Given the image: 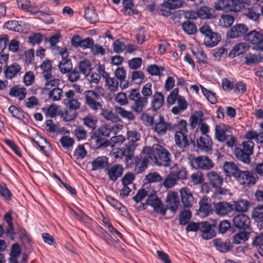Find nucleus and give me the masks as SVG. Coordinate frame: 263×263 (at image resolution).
Returning <instances> with one entry per match:
<instances>
[{"label":"nucleus","instance_id":"obj_23","mask_svg":"<svg viewBox=\"0 0 263 263\" xmlns=\"http://www.w3.org/2000/svg\"><path fill=\"white\" fill-rule=\"evenodd\" d=\"M231 202H219L215 205V212L219 216H224L233 211Z\"/></svg>","mask_w":263,"mask_h":263},{"label":"nucleus","instance_id":"obj_4","mask_svg":"<svg viewBox=\"0 0 263 263\" xmlns=\"http://www.w3.org/2000/svg\"><path fill=\"white\" fill-rule=\"evenodd\" d=\"M242 148L236 147L234 155L236 158L246 164L251 161L250 156L253 153L254 143L252 141H246L242 143Z\"/></svg>","mask_w":263,"mask_h":263},{"label":"nucleus","instance_id":"obj_35","mask_svg":"<svg viewBox=\"0 0 263 263\" xmlns=\"http://www.w3.org/2000/svg\"><path fill=\"white\" fill-rule=\"evenodd\" d=\"M249 45L246 43H241L235 45L230 51L229 56L234 58L245 53L248 50Z\"/></svg>","mask_w":263,"mask_h":263},{"label":"nucleus","instance_id":"obj_50","mask_svg":"<svg viewBox=\"0 0 263 263\" xmlns=\"http://www.w3.org/2000/svg\"><path fill=\"white\" fill-rule=\"evenodd\" d=\"M213 243L216 249L221 252H226L231 250V246L230 243L222 241L220 239L213 240Z\"/></svg>","mask_w":263,"mask_h":263},{"label":"nucleus","instance_id":"obj_19","mask_svg":"<svg viewBox=\"0 0 263 263\" xmlns=\"http://www.w3.org/2000/svg\"><path fill=\"white\" fill-rule=\"evenodd\" d=\"M223 168L227 176L232 177L236 179L241 172L237 165L233 162L226 161L223 164Z\"/></svg>","mask_w":263,"mask_h":263},{"label":"nucleus","instance_id":"obj_61","mask_svg":"<svg viewBox=\"0 0 263 263\" xmlns=\"http://www.w3.org/2000/svg\"><path fill=\"white\" fill-rule=\"evenodd\" d=\"M249 233L245 231L240 232L235 234L233 237V242L235 244H240L248 239Z\"/></svg>","mask_w":263,"mask_h":263},{"label":"nucleus","instance_id":"obj_17","mask_svg":"<svg viewBox=\"0 0 263 263\" xmlns=\"http://www.w3.org/2000/svg\"><path fill=\"white\" fill-rule=\"evenodd\" d=\"M206 177L212 188H218L222 184L223 179L220 173L211 171L206 173Z\"/></svg>","mask_w":263,"mask_h":263},{"label":"nucleus","instance_id":"obj_52","mask_svg":"<svg viewBox=\"0 0 263 263\" xmlns=\"http://www.w3.org/2000/svg\"><path fill=\"white\" fill-rule=\"evenodd\" d=\"M83 121L85 126L91 130H94L96 128L98 120L95 116L89 115L83 118Z\"/></svg>","mask_w":263,"mask_h":263},{"label":"nucleus","instance_id":"obj_40","mask_svg":"<svg viewBox=\"0 0 263 263\" xmlns=\"http://www.w3.org/2000/svg\"><path fill=\"white\" fill-rule=\"evenodd\" d=\"M115 110L118 115H120L122 118L127 120L129 122H132L136 119V117L132 111L127 110L123 107H116L115 108Z\"/></svg>","mask_w":263,"mask_h":263},{"label":"nucleus","instance_id":"obj_18","mask_svg":"<svg viewBox=\"0 0 263 263\" xmlns=\"http://www.w3.org/2000/svg\"><path fill=\"white\" fill-rule=\"evenodd\" d=\"M183 5L182 0H166L163 2L162 5V9L161 11L163 12L162 15L168 16L171 14L169 11L165 9L174 10L180 8Z\"/></svg>","mask_w":263,"mask_h":263},{"label":"nucleus","instance_id":"obj_29","mask_svg":"<svg viewBox=\"0 0 263 263\" xmlns=\"http://www.w3.org/2000/svg\"><path fill=\"white\" fill-rule=\"evenodd\" d=\"M9 95L11 97H17L20 100L22 101L27 95V89L24 87L15 85L10 89Z\"/></svg>","mask_w":263,"mask_h":263},{"label":"nucleus","instance_id":"obj_47","mask_svg":"<svg viewBox=\"0 0 263 263\" xmlns=\"http://www.w3.org/2000/svg\"><path fill=\"white\" fill-rule=\"evenodd\" d=\"M103 222L104 223L105 227L109 230L110 234H111L117 240H119V238H122V234L112 227L108 219L104 218Z\"/></svg>","mask_w":263,"mask_h":263},{"label":"nucleus","instance_id":"obj_14","mask_svg":"<svg viewBox=\"0 0 263 263\" xmlns=\"http://www.w3.org/2000/svg\"><path fill=\"white\" fill-rule=\"evenodd\" d=\"M167 210L169 209L174 214L176 213L180 204L178 194L175 192H169L166 199Z\"/></svg>","mask_w":263,"mask_h":263},{"label":"nucleus","instance_id":"obj_60","mask_svg":"<svg viewBox=\"0 0 263 263\" xmlns=\"http://www.w3.org/2000/svg\"><path fill=\"white\" fill-rule=\"evenodd\" d=\"M8 111L11 114L13 117L20 120L23 121L25 118L23 112L14 105L10 106L8 108Z\"/></svg>","mask_w":263,"mask_h":263},{"label":"nucleus","instance_id":"obj_30","mask_svg":"<svg viewBox=\"0 0 263 263\" xmlns=\"http://www.w3.org/2000/svg\"><path fill=\"white\" fill-rule=\"evenodd\" d=\"M134 153L133 152H129L128 148L125 146V147L122 148L115 149L113 151L112 155L116 159H121L125 156L127 161L128 160L132 159Z\"/></svg>","mask_w":263,"mask_h":263},{"label":"nucleus","instance_id":"obj_44","mask_svg":"<svg viewBox=\"0 0 263 263\" xmlns=\"http://www.w3.org/2000/svg\"><path fill=\"white\" fill-rule=\"evenodd\" d=\"M224 5V10L226 11L237 12L240 9V4L237 0L227 1Z\"/></svg>","mask_w":263,"mask_h":263},{"label":"nucleus","instance_id":"obj_43","mask_svg":"<svg viewBox=\"0 0 263 263\" xmlns=\"http://www.w3.org/2000/svg\"><path fill=\"white\" fill-rule=\"evenodd\" d=\"M101 110V115L106 120L110 121L113 123L121 122V119L118 116L116 111L114 112L112 110L103 108Z\"/></svg>","mask_w":263,"mask_h":263},{"label":"nucleus","instance_id":"obj_8","mask_svg":"<svg viewBox=\"0 0 263 263\" xmlns=\"http://www.w3.org/2000/svg\"><path fill=\"white\" fill-rule=\"evenodd\" d=\"M171 123L165 120L164 117L159 114L158 119L155 120L153 130L158 136L165 135L167 131H171Z\"/></svg>","mask_w":263,"mask_h":263},{"label":"nucleus","instance_id":"obj_6","mask_svg":"<svg viewBox=\"0 0 263 263\" xmlns=\"http://www.w3.org/2000/svg\"><path fill=\"white\" fill-rule=\"evenodd\" d=\"M85 104L92 110L97 112L102 110L103 101L101 97L95 91L87 90L84 92Z\"/></svg>","mask_w":263,"mask_h":263},{"label":"nucleus","instance_id":"obj_33","mask_svg":"<svg viewBox=\"0 0 263 263\" xmlns=\"http://www.w3.org/2000/svg\"><path fill=\"white\" fill-rule=\"evenodd\" d=\"M171 131L175 132V135L187 134L188 130L186 121L185 120H181L177 123L172 124L171 123Z\"/></svg>","mask_w":263,"mask_h":263},{"label":"nucleus","instance_id":"obj_32","mask_svg":"<svg viewBox=\"0 0 263 263\" xmlns=\"http://www.w3.org/2000/svg\"><path fill=\"white\" fill-rule=\"evenodd\" d=\"M176 101L177 106L173 107L171 110L172 113L175 115L184 111L188 106V103L183 96H179Z\"/></svg>","mask_w":263,"mask_h":263},{"label":"nucleus","instance_id":"obj_24","mask_svg":"<svg viewBox=\"0 0 263 263\" xmlns=\"http://www.w3.org/2000/svg\"><path fill=\"white\" fill-rule=\"evenodd\" d=\"M213 142L209 136H202L197 140V147L202 151L209 152L212 149Z\"/></svg>","mask_w":263,"mask_h":263},{"label":"nucleus","instance_id":"obj_9","mask_svg":"<svg viewBox=\"0 0 263 263\" xmlns=\"http://www.w3.org/2000/svg\"><path fill=\"white\" fill-rule=\"evenodd\" d=\"M126 136L128 143L125 144V146L128 148L129 152L134 153L138 145V142L140 140L141 135L136 130H129L127 128Z\"/></svg>","mask_w":263,"mask_h":263},{"label":"nucleus","instance_id":"obj_51","mask_svg":"<svg viewBox=\"0 0 263 263\" xmlns=\"http://www.w3.org/2000/svg\"><path fill=\"white\" fill-rule=\"evenodd\" d=\"M63 96L62 89L58 87L52 89L48 93V98L53 101H60Z\"/></svg>","mask_w":263,"mask_h":263},{"label":"nucleus","instance_id":"obj_45","mask_svg":"<svg viewBox=\"0 0 263 263\" xmlns=\"http://www.w3.org/2000/svg\"><path fill=\"white\" fill-rule=\"evenodd\" d=\"M146 70L152 76L161 77L163 75L162 72L164 70V68L163 67L159 66L156 64H151L147 66Z\"/></svg>","mask_w":263,"mask_h":263},{"label":"nucleus","instance_id":"obj_13","mask_svg":"<svg viewBox=\"0 0 263 263\" xmlns=\"http://www.w3.org/2000/svg\"><path fill=\"white\" fill-rule=\"evenodd\" d=\"M132 163L135 164V171L137 174H140L144 172L147 167L149 159L147 156L140 155L134 156L132 158Z\"/></svg>","mask_w":263,"mask_h":263},{"label":"nucleus","instance_id":"obj_10","mask_svg":"<svg viewBox=\"0 0 263 263\" xmlns=\"http://www.w3.org/2000/svg\"><path fill=\"white\" fill-rule=\"evenodd\" d=\"M257 177L249 171H241L236 180L245 186H251L254 185Z\"/></svg>","mask_w":263,"mask_h":263},{"label":"nucleus","instance_id":"obj_37","mask_svg":"<svg viewBox=\"0 0 263 263\" xmlns=\"http://www.w3.org/2000/svg\"><path fill=\"white\" fill-rule=\"evenodd\" d=\"M91 70V64L88 60L84 59L79 63L78 70L85 77L90 74Z\"/></svg>","mask_w":263,"mask_h":263},{"label":"nucleus","instance_id":"obj_59","mask_svg":"<svg viewBox=\"0 0 263 263\" xmlns=\"http://www.w3.org/2000/svg\"><path fill=\"white\" fill-rule=\"evenodd\" d=\"M72 133L78 141L86 139L87 136L86 130L81 126H78L74 128L72 131Z\"/></svg>","mask_w":263,"mask_h":263},{"label":"nucleus","instance_id":"obj_63","mask_svg":"<svg viewBox=\"0 0 263 263\" xmlns=\"http://www.w3.org/2000/svg\"><path fill=\"white\" fill-rule=\"evenodd\" d=\"M60 142L63 147L69 149L73 146L74 140L68 136H63L60 139Z\"/></svg>","mask_w":263,"mask_h":263},{"label":"nucleus","instance_id":"obj_27","mask_svg":"<svg viewBox=\"0 0 263 263\" xmlns=\"http://www.w3.org/2000/svg\"><path fill=\"white\" fill-rule=\"evenodd\" d=\"M198 16L201 19H212L216 17L215 10L208 6H203L197 9Z\"/></svg>","mask_w":263,"mask_h":263},{"label":"nucleus","instance_id":"obj_38","mask_svg":"<svg viewBox=\"0 0 263 263\" xmlns=\"http://www.w3.org/2000/svg\"><path fill=\"white\" fill-rule=\"evenodd\" d=\"M108 164V158L106 157H98L91 162L92 169L94 171L101 170L107 167Z\"/></svg>","mask_w":263,"mask_h":263},{"label":"nucleus","instance_id":"obj_3","mask_svg":"<svg viewBox=\"0 0 263 263\" xmlns=\"http://www.w3.org/2000/svg\"><path fill=\"white\" fill-rule=\"evenodd\" d=\"M170 156L171 154L165 148L159 144H154L149 159L157 165L167 166L170 165Z\"/></svg>","mask_w":263,"mask_h":263},{"label":"nucleus","instance_id":"obj_55","mask_svg":"<svg viewBox=\"0 0 263 263\" xmlns=\"http://www.w3.org/2000/svg\"><path fill=\"white\" fill-rule=\"evenodd\" d=\"M181 26L183 30L189 34H193L197 31L196 25L189 21L183 22Z\"/></svg>","mask_w":263,"mask_h":263},{"label":"nucleus","instance_id":"obj_42","mask_svg":"<svg viewBox=\"0 0 263 263\" xmlns=\"http://www.w3.org/2000/svg\"><path fill=\"white\" fill-rule=\"evenodd\" d=\"M45 82V89L50 90L53 87H57L60 84L59 79L55 78L52 74L48 76V77H43Z\"/></svg>","mask_w":263,"mask_h":263},{"label":"nucleus","instance_id":"obj_54","mask_svg":"<svg viewBox=\"0 0 263 263\" xmlns=\"http://www.w3.org/2000/svg\"><path fill=\"white\" fill-rule=\"evenodd\" d=\"M191 181L194 185L202 184L204 181L203 173L200 171H197L193 173L190 176Z\"/></svg>","mask_w":263,"mask_h":263},{"label":"nucleus","instance_id":"obj_1","mask_svg":"<svg viewBox=\"0 0 263 263\" xmlns=\"http://www.w3.org/2000/svg\"><path fill=\"white\" fill-rule=\"evenodd\" d=\"M141 96L139 89L134 88L129 91L131 109L137 114L143 112L148 104V98L152 95V84L147 83L142 88Z\"/></svg>","mask_w":263,"mask_h":263},{"label":"nucleus","instance_id":"obj_11","mask_svg":"<svg viewBox=\"0 0 263 263\" xmlns=\"http://www.w3.org/2000/svg\"><path fill=\"white\" fill-rule=\"evenodd\" d=\"M76 93L73 90H69L65 92L66 98L64 99V103L67 105L69 110L76 111L81 107V103L78 99L74 98Z\"/></svg>","mask_w":263,"mask_h":263},{"label":"nucleus","instance_id":"obj_56","mask_svg":"<svg viewBox=\"0 0 263 263\" xmlns=\"http://www.w3.org/2000/svg\"><path fill=\"white\" fill-rule=\"evenodd\" d=\"M40 67L42 70V76L43 77H48V76L52 74V63L51 61L47 60L43 62V63L40 65Z\"/></svg>","mask_w":263,"mask_h":263},{"label":"nucleus","instance_id":"obj_21","mask_svg":"<svg viewBox=\"0 0 263 263\" xmlns=\"http://www.w3.org/2000/svg\"><path fill=\"white\" fill-rule=\"evenodd\" d=\"M21 66L17 63H12L9 66H5L4 73L5 77L8 79H12L17 75L22 73Z\"/></svg>","mask_w":263,"mask_h":263},{"label":"nucleus","instance_id":"obj_31","mask_svg":"<svg viewBox=\"0 0 263 263\" xmlns=\"http://www.w3.org/2000/svg\"><path fill=\"white\" fill-rule=\"evenodd\" d=\"M164 97L162 92L156 91L153 96L152 106L155 110L160 109L164 104Z\"/></svg>","mask_w":263,"mask_h":263},{"label":"nucleus","instance_id":"obj_48","mask_svg":"<svg viewBox=\"0 0 263 263\" xmlns=\"http://www.w3.org/2000/svg\"><path fill=\"white\" fill-rule=\"evenodd\" d=\"M131 80L135 84L140 85L145 82V77L143 71L135 70L132 72Z\"/></svg>","mask_w":263,"mask_h":263},{"label":"nucleus","instance_id":"obj_39","mask_svg":"<svg viewBox=\"0 0 263 263\" xmlns=\"http://www.w3.org/2000/svg\"><path fill=\"white\" fill-rule=\"evenodd\" d=\"M245 137L248 139V141L254 140L257 143H263V132L259 133L250 130L246 132Z\"/></svg>","mask_w":263,"mask_h":263},{"label":"nucleus","instance_id":"obj_22","mask_svg":"<svg viewBox=\"0 0 263 263\" xmlns=\"http://www.w3.org/2000/svg\"><path fill=\"white\" fill-rule=\"evenodd\" d=\"M243 39L252 44L258 45L263 42V35L259 31L254 30L246 34Z\"/></svg>","mask_w":263,"mask_h":263},{"label":"nucleus","instance_id":"obj_28","mask_svg":"<svg viewBox=\"0 0 263 263\" xmlns=\"http://www.w3.org/2000/svg\"><path fill=\"white\" fill-rule=\"evenodd\" d=\"M199 230L202 232V237L204 239H210L214 236L211 225L208 222L200 223Z\"/></svg>","mask_w":263,"mask_h":263},{"label":"nucleus","instance_id":"obj_57","mask_svg":"<svg viewBox=\"0 0 263 263\" xmlns=\"http://www.w3.org/2000/svg\"><path fill=\"white\" fill-rule=\"evenodd\" d=\"M61 36L59 33L54 34L49 37L48 42L50 44L49 48L53 52L60 48L57 44L60 42Z\"/></svg>","mask_w":263,"mask_h":263},{"label":"nucleus","instance_id":"obj_25","mask_svg":"<svg viewBox=\"0 0 263 263\" xmlns=\"http://www.w3.org/2000/svg\"><path fill=\"white\" fill-rule=\"evenodd\" d=\"M181 201L185 207L190 208L194 203V197L187 187L182 188L180 191Z\"/></svg>","mask_w":263,"mask_h":263},{"label":"nucleus","instance_id":"obj_34","mask_svg":"<svg viewBox=\"0 0 263 263\" xmlns=\"http://www.w3.org/2000/svg\"><path fill=\"white\" fill-rule=\"evenodd\" d=\"M220 35L214 32H212L209 36L204 37V44L208 47H213L220 42Z\"/></svg>","mask_w":263,"mask_h":263},{"label":"nucleus","instance_id":"obj_46","mask_svg":"<svg viewBox=\"0 0 263 263\" xmlns=\"http://www.w3.org/2000/svg\"><path fill=\"white\" fill-rule=\"evenodd\" d=\"M60 72L63 74L67 73L72 69V64L71 60H62L58 64Z\"/></svg>","mask_w":263,"mask_h":263},{"label":"nucleus","instance_id":"obj_16","mask_svg":"<svg viewBox=\"0 0 263 263\" xmlns=\"http://www.w3.org/2000/svg\"><path fill=\"white\" fill-rule=\"evenodd\" d=\"M248 30V27L245 24H236L228 31L227 36L231 39L243 36Z\"/></svg>","mask_w":263,"mask_h":263},{"label":"nucleus","instance_id":"obj_15","mask_svg":"<svg viewBox=\"0 0 263 263\" xmlns=\"http://www.w3.org/2000/svg\"><path fill=\"white\" fill-rule=\"evenodd\" d=\"M123 171L124 167L121 164H114L108 166L106 168L109 179L114 182L122 176Z\"/></svg>","mask_w":263,"mask_h":263},{"label":"nucleus","instance_id":"obj_7","mask_svg":"<svg viewBox=\"0 0 263 263\" xmlns=\"http://www.w3.org/2000/svg\"><path fill=\"white\" fill-rule=\"evenodd\" d=\"M146 204L152 206L157 214L164 216L166 213L167 208L156 193H152L148 195Z\"/></svg>","mask_w":263,"mask_h":263},{"label":"nucleus","instance_id":"obj_62","mask_svg":"<svg viewBox=\"0 0 263 263\" xmlns=\"http://www.w3.org/2000/svg\"><path fill=\"white\" fill-rule=\"evenodd\" d=\"M171 173L176 180H184L187 178V172L183 167L178 168V170L176 171H172Z\"/></svg>","mask_w":263,"mask_h":263},{"label":"nucleus","instance_id":"obj_64","mask_svg":"<svg viewBox=\"0 0 263 263\" xmlns=\"http://www.w3.org/2000/svg\"><path fill=\"white\" fill-rule=\"evenodd\" d=\"M253 243L255 246H258V252L261 256H263V233L256 236Z\"/></svg>","mask_w":263,"mask_h":263},{"label":"nucleus","instance_id":"obj_58","mask_svg":"<svg viewBox=\"0 0 263 263\" xmlns=\"http://www.w3.org/2000/svg\"><path fill=\"white\" fill-rule=\"evenodd\" d=\"M200 88L203 95L205 97L206 99L212 104H214L217 102V98L216 93L213 91H211L203 86L200 85Z\"/></svg>","mask_w":263,"mask_h":263},{"label":"nucleus","instance_id":"obj_5","mask_svg":"<svg viewBox=\"0 0 263 263\" xmlns=\"http://www.w3.org/2000/svg\"><path fill=\"white\" fill-rule=\"evenodd\" d=\"M187 159L191 166L195 169L209 171L213 168L215 165L214 163L207 156L196 157L191 155Z\"/></svg>","mask_w":263,"mask_h":263},{"label":"nucleus","instance_id":"obj_53","mask_svg":"<svg viewBox=\"0 0 263 263\" xmlns=\"http://www.w3.org/2000/svg\"><path fill=\"white\" fill-rule=\"evenodd\" d=\"M105 86L109 91L111 92H115L118 90L119 82L115 78L108 76L106 79H105Z\"/></svg>","mask_w":263,"mask_h":263},{"label":"nucleus","instance_id":"obj_20","mask_svg":"<svg viewBox=\"0 0 263 263\" xmlns=\"http://www.w3.org/2000/svg\"><path fill=\"white\" fill-rule=\"evenodd\" d=\"M233 223L236 228L246 230L250 225L249 217L244 214H238L233 218Z\"/></svg>","mask_w":263,"mask_h":263},{"label":"nucleus","instance_id":"obj_41","mask_svg":"<svg viewBox=\"0 0 263 263\" xmlns=\"http://www.w3.org/2000/svg\"><path fill=\"white\" fill-rule=\"evenodd\" d=\"M174 139L176 144L180 148H184L190 145L187 134L175 135Z\"/></svg>","mask_w":263,"mask_h":263},{"label":"nucleus","instance_id":"obj_2","mask_svg":"<svg viewBox=\"0 0 263 263\" xmlns=\"http://www.w3.org/2000/svg\"><path fill=\"white\" fill-rule=\"evenodd\" d=\"M232 127L225 124L216 125L214 136L219 142H225L228 147L233 148L236 145L237 138L233 135L230 130Z\"/></svg>","mask_w":263,"mask_h":263},{"label":"nucleus","instance_id":"obj_36","mask_svg":"<svg viewBox=\"0 0 263 263\" xmlns=\"http://www.w3.org/2000/svg\"><path fill=\"white\" fill-rule=\"evenodd\" d=\"M231 202L233 211L235 210L238 212H246L249 207V202L246 200L240 199L238 201H233Z\"/></svg>","mask_w":263,"mask_h":263},{"label":"nucleus","instance_id":"obj_49","mask_svg":"<svg viewBox=\"0 0 263 263\" xmlns=\"http://www.w3.org/2000/svg\"><path fill=\"white\" fill-rule=\"evenodd\" d=\"M100 137L101 136L95 134V133H94V135L91 137V139L93 141L95 147L97 148H99L109 146L108 141Z\"/></svg>","mask_w":263,"mask_h":263},{"label":"nucleus","instance_id":"obj_12","mask_svg":"<svg viewBox=\"0 0 263 263\" xmlns=\"http://www.w3.org/2000/svg\"><path fill=\"white\" fill-rule=\"evenodd\" d=\"M211 202V199L207 196H204L200 200L199 214L200 216L206 217L212 213L213 208Z\"/></svg>","mask_w":263,"mask_h":263},{"label":"nucleus","instance_id":"obj_26","mask_svg":"<svg viewBox=\"0 0 263 263\" xmlns=\"http://www.w3.org/2000/svg\"><path fill=\"white\" fill-rule=\"evenodd\" d=\"M252 218L256 222L258 227L263 229V204L258 205L252 210Z\"/></svg>","mask_w":263,"mask_h":263}]
</instances>
